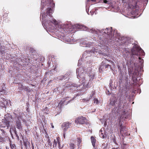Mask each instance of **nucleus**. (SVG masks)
I'll return each mask as SVG.
<instances>
[{"label":"nucleus","mask_w":149,"mask_h":149,"mask_svg":"<svg viewBox=\"0 0 149 149\" xmlns=\"http://www.w3.org/2000/svg\"><path fill=\"white\" fill-rule=\"evenodd\" d=\"M45 3L49 8L47 9V14L49 16L51 17V15L52 13V8L55 6V4L53 2L52 0H47L45 1ZM46 4L45 3L44 0H41V9L43 10L44 8L45 5Z\"/></svg>","instance_id":"1"},{"label":"nucleus","mask_w":149,"mask_h":149,"mask_svg":"<svg viewBox=\"0 0 149 149\" xmlns=\"http://www.w3.org/2000/svg\"><path fill=\"white\" fill-rule=\"evenodd\" d=\"M102 36H104V38H105L104 40H101L102 41H106L110 40H112L113 37H116V36H114V34L113 35L112 34V28H107L106 29H103L102 30Z\"/></svg>","instance_id":"2"},{"label":"nucleus","mask_w":149,"mask_h":149,"mask_svg":"<svg viewBox=\"0 0 149 149\" xmlns=\"http://www.w3.org/2000/svg\"><path fill=\"white\" fill-rule=\"evenodd\" d=\"M128 72L129 74H132V79L134 82V83H137V78L139 74L138 71V68L135 67L131 68H130L128 69Z\"/></svg>","instance_id":"3"},{"label":"nucleus","mask_w":149,"mask_h":149,"mask_svg":"<svg viewBox=\"0 0 149 149\" xmlns=\"http://www.w3.org/2000/svg\"><path fill=\"white\" fill-rule=\"evenodd\" d=\"M132 55L133 56V55H136L139 56L140 55V53H141L143 54V53L144 52L143 50L141 48L136 44H135L133 46V48L131 50Z\"/></svg>","instance_id":"4"},{"label":"nucleus","mask_w":149,"mask_h":149,"mask_svg":"<svg viewBox=\"0 0 149 149\" xmlns=\"http://www.w3.org/2000/svg\"><path fill=\"white\" fill-rule=\"evenodd\" d=\"M89 31L92 33L95 34L98 36V40H100V42H101V40H104L105 38H104V36H102V30L101 31L97 30L95 29H90Z\"/></svg>","instance_id":"5"},{"label":"nucleus","mask_w":149,"mask_h":149,"mask_svg":"<svg viewBox=\"0 0 149 149\" xmlns=\"http://www.w3.org/2000/svg\"><path fill=\"white\" fill-rule=\"evenodd\" d=\"M74 122L77 124H86L87 122V119L83 116L79 117L76 118Z\"/></svg>","instance_id":"6"},{"label":"nucleus","mask_w":149,"mask_h":149,"mask_svg":"<svg viewBox=\"0 0 149 149\" xmlns=\"http://www.w3.org/2000/svg\"><path fill=\"white\" fill-rule=\"evenodd\" d=\"M5 121L4 122L6 125V126L8 127L10 123H13V119L12 116L9 114H7L5 116Z\"/></svg>","instance_id":"7"},{"label":"nucleus","mask_w":149,"mask_h":149,"mask_svg":"<svg viewBox=\"0 0 149 149\" xmlns=\"http://www.w3.org/2000/svg\"><path fill=\"white\" fill-rule=\"evenodd\" d=\"M71 123H70L69 122H66L64 123L62 125L63 127V132H65L67 131V130L69 128H70L71 126Z\"/></svg>","instance_id":"8"},{"label":"nucleus","mask_w":149,"mask_h":149,"mask_svg":"<svg viewBox=\"0 0 149 149\" xmlns=\"http://www.w3.org/2000/svg\"><path fill=\"white\" fill-rule=\"evenodd\" d=\"M60 137L58 136L56 138V139H54V141L53 146H54L55 147H56L57 146V143H58L59 148V149H61L63 148V146H61L60 145Z\"/></svg>","instance_id":"9"},{"label":"nucleus","mask_w":149,"mask_h":149,"mask_svg":"<svg viewBox=\"0 0 149 149\" xmlns=\"http://www.w3.org/2000/svg\"><path fill=\"white\" fill-rule=\"evenodd\" d=\"M68 98L69 97H65L63 98L62 100L60 102L59 104H60L61 106L67 105L69 102L68 101H67V100H68Z\"/></svg>","instance_id":"10"},{"label":"nucleus","mask_w":149,"mask_h":149,"mask_svg":"<svg viewBox=\"0 0 149 149\" xmlns=\"http://www.w3.org/2000/svg\"><path fill=\"white\" fill-rule=\"evenodd\" d=\"M127 95L123 96L122 95L120 96V104L124 103L126 102V99L127 97Z\"/></svg>","instance_id":"11"},{"label":"nucleus","mask_w":149,"mask_h":149,"mask_svg":"<svg viewBox=\"0 0 149 149\" xmlns=\"http://www.w3.org/2000/svg\"><path fill=\"white\" fill-rule=\"evenodd\" d=\"M16 126L17 128L20 130L22 129L20 120H17L16 122Z\"/></svg>","instance_id":"12"},{"label":"nucleus","mask_w":149,"mask_h":149,"mask_svg":"<svg viewBox=\"0 0 149 149\" xmlns=\"http://www.w3.org/2000/svg\"><path fill=\"white\" fill-rule=\"evenodd\" d=\"M74 143L75 142L74 140H72L69 144V148L70 149H74L76 147Z\"/></svg>","instance_id":"13"},{"label":"nucleus","mask_w":149,"mask_h":149,"mask_svg":"<svg viewBox=\"0 0 149 149\" xmlns=\"http://www.w3.org/2000/svg\"><path fill=\"white\" fill-rule=\"evenodd\" d=\"M120 127H121L120 133L122 134H125V132H127V128L125 126H122L121 125Z\"/></svg>","instance_id":"14"},{"label":"nucleus","mask_w":149,"mask_h":149,"mask_svg":"<svg viewBox=\"0 0 149 149\" xmlns=\"http://www.w3.org/2000/svg\"><path fill=\"white\" fill-rule=\"evenodd\" d=\"M91 139L92 145L93 147L95 148V146L96 139L93 136L91 137Z\"/></svg>","instance_id":"15"},{"label":"nucleus","mask_w":149,"mask_h":149,"mask_svg":"<svg viewBox=\"0 0 149 149\" xmlns=\"http://www.w3.org/2000/svg\"><path fill=\"white\" fill-rule=\"evenodd\" d=\"M77 146L78 148H79L80 145L81 143V142L82 140L81 139H80V138H77Z\"/></svg>","instance_id":"16"},{"label":"nucleus","mask_w":149,"mask_h":149,"mask_svg":"<svg viewBox=\"0 0 149 149\" xmlns=\"http://www.w3.org/2000/svg\"><path fill=\"white\" fill-rule=\"evenodd\" d=\"M15 117L17 118V120H20L22 119V117L21 115L18 116L17 114L15 113Z\"/></svg>","instance_id":"17"},{"label":"nucleus","mask_w":149,"mask_h":149,"mask_svg":"<svg viewBox=\"0 0 149 149\" xmlns=\"http://www.w3.org/2000/svg\"><path fill=\"white\" fill-rule=\"evenodd\" d=\"M10 146L11 149H16V146L14 144L10 143Z\"/></svg>","instance_id":"18"},{"label":"nucleus","mask_w":149,"mask_h":149,"mask_svg":"<svg viewBox=\"0 0 149 149\" xmlns=\"http://www.w3.org/2000/svg\"><path fill=\"white\" fill-rule=\"evenodd\" d=\"M52 23H53L55 24H57V22L55 19H53L52 21H50Z\"/></svg>","instance_id":"19"},{"label":"nucleus","mask_w":149,"mask_h":149,"mask_svg":"<svg viewBox=\"0 0 149 149\" xmlns=\"http://www.w3.org/2000/svg\"><path fill=\"white\" fill-rule=\"evenodd\" d=\"M13 133L15 134L17 137H19V136L17 133V131L16 130V129L14 128L13 129Z\"/></svg>","instance_id":"20"},{"label":"nucleus","mask_w":149,"mask_h":149,"mask_svg":"<svg viewBox=\"0 0 149 149\" xmlns=\"http://www.w3.org/2000/svg\"><path fill=\"white\" fill-rule=\"evenodd\" d=\"M93 103L97 104L98 103V100L96 98H95L93 100Z\"/></svg>","instance_id":"21"},{"label":"nucleus","mask_w":149,"mask_h":149,"mask_svg":"<svg viewBox=\"0 0 149 149\" xmlns=\"http://www.w3.org/2000/svg\"><path fill=\"white\" fill-rule=\"evenodd\" d=\"M24 90L26 92L29 91V88L28 86H24Z\"/></svg>","instance_id":"22"},{"label":"nucleus","mask_w":149,"mask_h":149,"mask_svg":"<svg viewBox=\"0 0 149 149\" xmlns=\"http://www.w3.org/2000/svg\"><path fill=\"white\" fill-rule=\"evenodd\" d=\"M20 85H21V86H19V90H23L24 89V86H23V85H22V84H21Z\"/></svg>","instance_id":"23"},{"label":"nucleus","mask_w":149,"mask_h":149,"mask_svg":"<svg viewBox=\"0 0 149 149\" xmlns=\"http://www.w3.org/2000/svg\"><path fill=\"white\" fill-rule=\"evenodd\" d=\"M24 146H25L26 148H27V145L28 144V143H29L28 142H26V141H25V142H24Z\"/></svg>","instance_id":"24"},{"label":"nucleus","mask_w":149,"mask_h":149,"mask_svg":"<svg viewBox=\"0 0 149 149\" xmlns=\"http://www.w3.org/2000/svg\"><path fill=\"white\" fill-rule=\"evenodd\" d=\"M5 106V104L3 103L2 102H0V107H4Z\"/></svg>","instance_id":"25"},{"label":"nucleus","mask_w":149,"mask_h":149,"mask_svg":"<svg viewBox=\"0 0 149 149\" xmlns=\"http://www.w3.org/2000/svg\"><path fill=\"white\" fill-rule=\"evenodd\" d=\"M100 137L103 139H104L105 137L104 134H103L101 132L100 134Z\"/></svg>","instance_id":"26"},{"label":"nucleus","mask_w":149,"mask_h":149,"mask_svg":"<svg viewBox=\"0 0 149 149\" xmlns=\"http://www.w3.org/2000/svg\"><path fill=\"white\" fill-rule=\"evenodd\" d=\"M104 66L105 67V68L106 69L107 68H108L109 67L110 68L111 67V65H109V64H108L107 65H105Z\"/></svg>","instance_id":"27"},{"label":"nucleus","mask_w":149,"mask_h":149,"mask_svg":"<svg viewBox=\"0 0 149 149\" xmlns=\"http://www.w3.org/2000/svg\"><path fill=\"white\" fill-rule=\"evenodd\" d=\"M110 104L113 105L115 104V102L114 101L111 102L110 103Z\"/></svg>","instance_id":"28"},{"label":"nucleus","mask_w":149,"mask_h":149,"mask_svg":"<svg viewBox=\"0 0 149 149\" xmlns=\"http://www.w3.org/2000/svg\"><path fill=\"white\" fill-rule=\"evenodd\" d=\"M8 14V13H4V14L3 15V16H5L6 17L8 16L7 15Z\"/></svg>","instance_id":"29"},{"label":"nucleus","mask_w":149,"mask_h":149,"mask_svg":"<svg viewBox=\"0 0 149 149\" xmlns=\"http://www.w3.org/2000/svg\"><path fill=\"white\" fill-rule=\"evenodd\" d=\"M95 94V92H92V95L91 96H90V97L91 98L92 97V96L94 95Z\"/></svg>","instance_id":"30"},{"label":"nucleus","mask_w":149,"mask_h":149,"mask_svg":"<svg viewBox=\"0 0 149 149\" xmlns=\"http://www.w3.org/2000/svg\"><path fill=\"white\" fill-rule=\"evenodd\" d=\"M102 67H104L103 66H101L100 67V68H99L100 70H101V71H103Z\"/></svg>","instance_id":"31"},{"label":"nucleus","mask_w":149,"mask_h":149,"mask_svg":"<svg viewBox=\"0 0 149 149\" xmlns=\"http://www.w3.org/2000/svg\"><path fill=\"white\" fill-rule=\"evenodd\" d=\"M68 32V31H67V30H66V31H65V30H64V31H63V32H62V33H64H64H65H65H67V32Z\"/></svg>","instance_id":"32"},{"label":"nucleus","mask_w":149,"mask_h":149,"mask_svg":"<svg viewBox=\"0 0 149 149\" xmlns=\"http://www.w3.org/2000/svg\"><path fill=\"white\" fill-rule=\"evenodd\" d=\"M113 142L116 145H118V144L117 143H116V140L115 139H113Z\"/></svg>","instance_id":"33"},{"label":"nucleus","mask_w":149,"mask_h":149,"mask_svg":"<svg viewBox=\"0 0 149 149\" xmlns=\"http://www.w3.org/2000/svg\"><path fill=\"white\" fill-rule=\"evenodd\" d=\"M94 76L93 75H91V79H93V78Z\"/></svg>","instance_id":"34"},{"label":"nucleus","mask_w":149,"mask_h":149,"mask_svg":"<svg viewBox=\"0 0 149 149\" xmlns=\"http://www.w3.org/2000/svg\"><path fill=\"white\" fill-rule=\"evenodd\" d=\"M107 61H109V62H111L112 63H113L114 64V63L112 61H111L110 60H108V59H107Z\"/></svg>","instance_id":"35"},{"label":"nucleus","mask_w":149,"mask_h":149,"mask_svg":"<svg viewBox=\"0 0 149 149\" xmlns=\"http://www.w3.org/2000/svg\"><path fill=\"white\" fill-rule=\"evenodd\" d=\"M103 2L104 3H107V2H108L107 1V0H104Z\"/></svg>","instance_id":"36"},{"label":"nucleus","mask_w":149,"mask_h":149,"mask_svg":"<svg viewBox=\"0 0 149 149\" xmlns=\"http://www.w3.org/2000/svg\"><path fill=\"white\" fill-rule=\"evenodd\" d=\"M0 139L1 140V141H3V137H1L0 136Z\"/></svg>","instance_id":"37"},{"label":"nucleus","mask_w":149,"mask_h":149,"mask_svg":"<svg viewBox=\"0 0 149 149\" xmlns=\"http://www.w3.org/2000/svg\"><path fill=\"white\" fill-rule=\"evenodd\" d=\"M22 121L23 122H24V123H26V121L25 119H22Z\"/></svg>","instance_id":"38"},{"label":"nucleus","mask_w":149,"mask_h":149,"mask_svg":"<svg viewBox=\"0 0 149 149\" xmlns=\"http://www.w3.org/2000/svg\"><path fill=\"white\" fill-rule=\"evenodd\" d=\"M10 134H11L12 133H11V129H10Z\"/></svg>","instance_id":"39"},{"label":"nucleus","mask_w":149,"mask_h":149,"mask_svg":"<svg viewBox=\"0 0 149 149\" xmlns=\"http://www.w3.org/2000/svg\"><path fill=\"white\" fill-rule=\"evenodd\" d=\"M6 149H9V147L8 146H6Z\"/></svg>","instance_id":"40"},{"label":"nucleus","mask_w":149,"mask_h":149,"mask_svg":"<svg viewBox=\"0 0 149 149\" xmlns=\"http://www.w3.org/2000/svg\"><path fill=\"white\" fill-rule=\"evenodd\" d=\"M139 60H141V56H140V57H139Z\"/></svg>","instance_id":"41"},{"label":"nucleus","mask_w":149,"mask_h":149,"mask_svg":"<svg viewBox=\"0 0 149 149\" xmlns=\"http://www.w3.org/2000/svg\"><path fill=\"white\" fill-rule=\"evenodd\" d=\"M125 113H126V112H125V111H123V113L124 114H125Z\"/></svg>","instance_id":"42"},{"label":"nucleus","mask_w":149,"mask_h":149,"mask_svg":"<svg viewBox=\"0 0 149 149\" xmlns=\"http://www.w3.org/2000/svg\"><path fill=\"white\" fill-rule=\"evenodd\" d=\"M65 132H64V135H63V136L64 138H65V134H64Z\"/></svg>","instance_id":"43"},{"label":"nucleus","mask_w":149,"mask_h":149,"mask_svg":"<svg viewBox=\"0 0 149 149\" xmlns=\"http://www.w3.org/2000/svg\"><path fill=\"white\" fill-rule=\"evenodd\" d=\"M106 125V122H105V123H104V125Z\"/></svg>","instance_id":"44"},{"label":"nucleus","mask_w":149,"mask_h":149,"mask_svg":"<svg viewBox=\"0 0 149 149\" xmlns=\"http://www.w3.org/2000/svg\"><path fill=\"white\" fill-rule=\"evenodd\" d=\"M32 149H34V146H32Z\"/></svg>","instance_id":"45"},{"label":"nucleus","mask_w":149,"mask_h":149,"mask_svg":"<svg viewBox=\"0 0 149 149\" xmlns=\"http://www.w3.org/2000/svg\"><path fill=\"white\" fill-rule=\"evenodd\" d=\"M52 125V128H54V126L53 125Z\"/></svg>","instance_id":"46"},{"label":"nucleus","mask_w":149,"mask_h":149,"mask_svg":"<svg viewBox=\"0 0 149 149\" xmlns=\"http://www.w3.org/2000/svg\"><path fill=\"white\" fill-rule=\"evenodd\" d=\"M112 149H117V148H112Z\"/></svg>","instance_id":"47"},{"label":"nucleus","mask_w":149,"mask_h":149,"mask_svg":"<svg viewBox=\"0 0 149 149\" xmlns=\"http://www.w3.org/2000/svg\"><path fill=\"white\" fill-rule=\"evenodd\" d=\"M45 109H47V107H46L45 108Z\"/></svg>","instance_id":"48"},{"label":"nucleus","mask_w":149,"mask_h":149,"mask_svg":"<svg viewBox=\"0 0 149 149\" xmlns=\"http://www.w3.org/2000/svg\"><path fill=\"white\" fill-rule=\"evenodd\" d=\"M142 61H143V60H141V62Z\"/></svg>","instance_id":"49"},{"label":"nucleus","mask_w":149,"mask_h":149,"mask_svg":"<svg viewBox=\"0 0 149 149\" xmlns=\"http://www.w3.org/2000/svg\"><path fill=\"white\" fill-rule=\"evenodd\" d=\"M0 149H2L0 148Z\"/></svg>","instance_id":"50"}]
</instances>
